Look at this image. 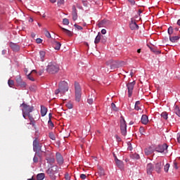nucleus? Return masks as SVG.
<instances>
[{
    "mask_svg": "<svg viewBox=\"0 0 180 180\" xmlns=\"http://www.w3.org/2000/svg\"><path fill=\"white\" fill-rule=\"evenodd\" d=\"M20 108H22V117L25 120L27 119V115H30V113L34 110V107L33 105H27L25 101L20 105Z\"/></svg>",
    "mask_w": 180,
    "mask_h": 180,
    "instance_id": "obj_1",
    "label": "nucleus"
},
{
    "mask_svg": "<svg viewBox=\"0 0 180 180\" xmlns=\"http://www.w3.org/2000/svg\"><path fill=\"white\" fill-rule=\"evenodd\" d=\"M60 70V67L58 64L56 63L55 62H51L49 63L46 71L49 72V74H56V72H58Z\"/></svg>",
    "mask_w": 180,
    "mask_h": 180,
    "instance_id": "obj_2",
    "label": "nucleus"
},
{
    "mask_svg": "<svg viewBox=\"0 0 180 180\" xmlns=\"http://www.w3.org/2000/svg\"><path fill=\"white\" fill-rule=\"evenodd\" d=\"M75 101L79 102L81 101V95H82V90L81 89V86L79 83L75 82Z\"/></svg>",
    "mask_w": 180,
    "mask_h": 180,
    "instance_id": "obj_3",
    "label": "nucleus"
},
{
    "mask_svg": "<svg viewBox=\"0 0 180 180\" xmlns=\"http://www.w3.org/2000/svg\"><path fill=\"white\" fill-rule=\"evenodd\" d=\"M58 167L56 165L51 166L46 171V174L50 176L51 179H56V174H57Z\"/></svg>",
    "mask_w": 180,
    "mask_h": 180,
    "instance_id": "obj_4",
    "label": "nucleus"
},
{
    "mask_svg": "<svg viewBox=\"0 0 180 180\" xmlns=\"http://www.w3.org/2000/svg\"><path fill=\"white\" fill-rule=\"evenodd\" d=\"M120 131L122 136H126V134H127V124L123 117H121L120 119Z\"/></svg>",
    "mask_w": 180,
    "mask_h": 180,
    "instance_id": "obj_5",
    "label": "nucleus"
},
{
    "mask_svg": "<svg viewBox=\"0 0 180 180\" xmlns=\"http://www.w3.org/2000/svg\"><path fill=\"white\" fill-rule=\"evenodd\" d=\"M41 147H43V143L39 142V141H37V139H35L34 141H33V150L35 152V153H37L38 152H43L41 150Z\"/></svg>",
    "mask_w": 180,
    "mask_h": 180,
    "instance_id": "obj_6",
    "label": "nucleus"
},
{
    "mask_svg": "<svg viewBox=\"0 0 180 180\" xmlns=\"http://www.w3.org/2000/svg\"><path fill=\"white\" fill-rule=\"evenodd\" d=\"M15 81L18 86H20L21 89H26V86H27V84L25 82H23L20 75L16 77Z\"/></svg>",
    "mask_w": 180,
    "mask_h": 180,
    "instance_id": "obj_7",
    "label": "nucleus"
},
{
    "mask_svg": "<svg viewBox=\"0 0 180 180\" xmlns=\"http://www.w3.org/2000/svg\"><path fill=\"white\" fill-rule=\"evenodd\" d=\"M59 89L61 91V95H64L65 92L68 91V83L65 81H62L59 83Z\"/></svg>",
    "mask_w": 180,
    "mask_h": 180,
    "instance_id": "obj_8",
    "label": "nucleus"
},
{
    "mask_svg": "<svg viewBox=\"0 0 180 180\" xmlns=\"http://www.w3.org/2000/svg\"><path fill=\"white\" fill-rule=\"evenodd\" d=\"M134 85H136L135 81L129 82L127 84L129 98H131V95H133V89H134Z\"/></svg>",
    "mask_w": 180,
    "mask_h": 180,
    "instance_id": "obj_9",
    "label": "nucleus"
},
{
    "mask_svg": "<svg viewBox=\"0 0 180 180\" xmlns=\"http://www.w3.org/2000/svg\"><path fill=\"white\" fill-rule=\"evenodd\" d=\"M168 145L167 143H164L163 145H159L156 148L157 153H167Z\"/></svg>",
    "mask_w": 180,
    "mask_h": 180,
    "instance_id": "obj_10",
    "label": "nucleus"
},
{
    "mask_svg": "<svg viewBox=\"0 0 180 180\" xmlns=\"http://www.w3.org/2000/svg\"><path fill=\"white\" fill-rule=\"evenodd\" d=\"M56 158L59 165H63V164H64V158H63V155H61V153H56Z\"/></svg>",
    "mask_w": 180,
    "mask_h": 180,
    "instance_id": "obj_11",
    "label": "nucleus"
},
{
    "mask_svg": "<svg viewBox=\"0 0 180 180\" xmlns=\"http://www.w3.org/2000/svg\"><path fill=\"white\" fill-rule=\"evenodd\" d=\"M28 118L30 123L28 124H30L32 126V127H36V121L34 120V117H33V115L32 114H28L27 115V119Z\"/></svg>",
    "mask_w": 180,
    "mask_h": 180,
    "instance_id": "obj_12",
    "label": "nucleus"
},
{
    "mask_svg": "<svg viewBox=\"0 0 180 180\" xmlns=\"http://www.w3.org/2000/svg\"><path fill=\"white\" fill-rule=\"evenodd\" d=\"M114 157L116 165L118 167V168H120V169H123L124 167V165H123V162L117 159V157H116V155H114Z\"/></svg>",
    "mask_w": 180,
    "mask_h": 180,
    "instance_id": "obj_13",
    "label": "nucleus"
},
{
    "mask_svg": "<svg viewBox=\"0 0 180 180\" xmlns=\"http://www.w3.org/2000/svg\"><path fill=\"white\" fill-rule=\"evenodd\" d=\"M154 171V165L152 163H148L146 166V172L148 175H151Z\"/></svg>",
    "mask_w": 180,
    "mask_h": 180,
    "instance_id": "obj_14",
    "label": "nucleus"
},
{
    "mask_svg": "<svg viewBox=\"0 0 180 180\" xmlns=\"http://www.w3.org/2000/svg\"><path fill=\"white\" fill-rule=\"evenodd\" d=\"M10 47L13 49V51H19V50H20V46L13 42L10 43Z\"/></svg>",
    "mask_w": 180,
    "mask_h": 180,
    "instance_id": "obj_15",
    "label": "nucleus"
},
{
    "mask_svg": "<svg viewBox=\"0 0 180 180\" xmlns=\"http://www.w3.org/2000/svg\"><path fill=\"white\" fill-rule=\"evenodd\" d=\"M72 20H77L78 19V13H77V8H75V6H72Z\"/></svg>",
    "mask_w": 180,
    "mask_h": 180,
    "instance_id": "obj_16",
    "label": "nucleus"
},
{
    "mask_svg": "<svg viewBox=\"0 0 180 180\" xmlns=\"http://www.w3.org/2000/svg\"><path fill=\"white\" fill-rule=\"evenodd\" d=\"M129 27L131 30H139V25L134 21H131L130 22Z\"/></svg>",
    "mask_w": 180,
    "mask_h": 180,
    "instance_id": "obj_17",
    "label": "nucleus"
},
{
    "mask_svg": "<svg viewBox=\"0 0 180 180\" xmlns=\"http://www.w3.org/2000/svg\"><path fill=\"white\" fill-rule=\"evenodd\" d=\"M163 165H164L161 162L156 163L155 166V169L156 172L160 174V172H161V168H162Z\"/></svg>",
    "mask_w": 180,
    "mask_h": 180,
    "instance_id": "obj_18",
    "label": "nucleus"
},
{
    "mask_svg": "<svg viewBox=\"0 0 180 180\" xmlns=\"http://www.w3.org/2000/svg\"><path fill=\"white\" fill-rule=\"evenodd\" d=\"M154 153V149H153V147L149 146L145 149V154L146 155H150Z\"/></svg>",
    "mask_w": 180,
    "mask_h": 180,
    "instance_id": "obj_19",
    "label": "nucleus"
},
{
    "mask_svg": "<svg viewBox=\"0 0 180 180\" xmlns=\"http://www.w3.org/2000/svg\"><path fill=\"white\" fill-rule=\"evenodd\" d=\"M142 124H148V117L146 115H143L141 119Z\"/></svg>",
    "mask_w": 180,
    "mask_h": 180,
    "instance_id": "obj_20",
    "label": "nucleus"
},
{
    "mask_svg": "<svg viewBox=\"0 0 180 180\" xmlns=\"http://www.w3.org/2000/svg\"><path fill=\"white\" fill-rule=\"evenodd\" d=\"M47 115V108L44 107V105H41V115L42 117Z\"/></svg>",
    "mask_w": 180,
    "mask_h": 180,
    "instance_id": "obj_21",
    "label": "nucleus"
},
{
    "mask_svg": "<svg viewBox=\"0 0 180 180\" xmlns=\"http://www.w3.org/2000/svg\"><path fill=\"white\" fill-rule=\"evenodd\" d=\"M180 37L179 35L177 36H169V40L170 41H172V43H176V41H178V40H179Z\"/></svg>",
    "mask_w": 180,
    "mask_h": 180,
    "instance_id": "obj_22",
    "label": "nucleus"
},
{
    "mask_svg": "<svg viewBox=\"0 0 180 180\" xmlns=\"http://www.w3.org/2000/svg\"><path fill=\"white\" fill-rule=\"evenodd\" d=\"M135 110H141V103L140 101H136L135 106H134Z\"/></svg>",
    "mask_w": 180,
    "mask_h": 180,
    "instance_id": "obj_23",
    "label": "nucleus"
},
{
    "mask_svg": "<svg viewBox=\"0 0 180 180\" xmlns=\"http://www.w3.org/2000/svg\"><path fill=\"white\" fill-rule=\"evenodd\" d=\"M174 113H176V115L177 116H179V117H180V109H179V106L175 105H174Z\"/></svg>",
    "mask_w": 180,
    "mask_h": 180,
    "instance_id": "obj_24",
    "label": "nucleus"
},
{
    "mask_svg": "<svg viewBox=\"0 0 180 180\" xmlns=\"http://www.w3.org/2000/svg\"><path fill=\"white\" fill-rule=\"evenodd\" d=\"M54 162H56V159L54 158H49L47 159V163L51 165V167L54 165Z\"/></svg>",
    "mask_w": 180,
    "mask_h": 180,
    "instance_id": "obj_25",
    "label": "nucleus"
},
{
    "mask_svg": "<svg viewBox=\"0 0 180 180\" xmlns=\"http://www.w3.org/2000/svg\"><path fill=\"white\" fill-rule=\"evenodd\" d=\"M53 47H54L55 50H60V49L61 47V43H60L58 41H55L53 43Z\"/></svg>",
    "mask_w": 180,
    "mask_h": 180,
    "instance_id": "obj_26",
    "label": "nucleus"
},
{
    "mask_svg": "<svg viewBox=\"0 0 180 180\" xmlns=\"http://www.w3.org/2000/svg\"><path fill=\"white\" fill-rule=\"evenodd\" d=\"M39 57H40L41 61H44V57H46V51H39Z\"/></svg>",
    "mask_w": 180,
    "mask_h": 180,
    "instance_id": "obj_27",
    "label": "nucleus"
},
{
    "mask_svg": "<svg viewBox=\"0 0 180 180\" xmlns=\"http://www.w3.org/2000/svg\"><path fill=\"white\" fill-rule=\"evenodd\" d=\"M44 178H46V174H44V173H39L37 175V180H43Z\"/></svg>",
    "mask_w": 180,
    "mask_h": 180,
    "instance_id": "obj_28",
    "label": "nucleus"
},
{
    "mask_svg": "<svg viewBox=\"0 0 180 180\" xmlns=\"http://www.w3.org/2000/svg\"><path fill=\"white\" fill-rule=\"evenodd\" d=\"M102 37L101 36V32H98V35L96 37V39L94 40L95 44H98L99 41H101Z\"/></svg>",
    "mask_w": 180,
    "mask_h": 180,
    "instance_id": "obj_29",
    "label": "nucleus"
},
{
    "mask_svg": "<svg viewBox=\"0 0 180 180\" xmlns=\"http://www.w3.org/2000/svg\"><path fill=\"white\" fill-rule=\"evenodd\" d=\"M161 117L164 119L165 120H168V112H163L161 113Z\"/></svg>",
    "mask_w": 180,
    "mask_h": 180,
    "instance_id": "obj_30",
    "label": "nucleus"
},
{
    "mask_svg": "<svg viewBox=\"0 0 180 180\" xmlns=\"http://www.w3.org/2000/svg\"><path fill=\"white\" fill-rule=\"evenodd\" d=\"M61 29L62 30H63L64 33H65V34H67L68 36H72V33L71 32V31L63 27H61Z\"/></svg>",
    "mask_w": 180,
    "mask_h": 180,
    "instance_id": "obj_31",
    "label": "nucleus"
},
{
    "mask_svg": "<svg viewBox=\"0 0 180 180\" xmlns=\"http://www.w3.org/2000/svg\"><path fill=\"white\" fill-rule=\"evenodd\" d=\"M111 109L112 110H114V112H117V110H119V108L116 107V105L114 103H111Z\"/></svg>",
    "mask_w": 180,
    "mask_h": 180,
    "instance_id": "obj_32",
    "label": "nucleus"
},
{
    "mask_svg": "<svg viewBox=\"0 0 180 180\" xmlns=\"http://www.w3.org/2000/svg\"><path fill=\"white\" fill-rule=\"evenodd\" d=\"M139 133L141 134V136H144V134L146 133V129H144V127H141L139 128Z\"/></svg>",
    "mask_w": 180,
    "mask_h": 180,
    "instance_id": "obj_33",
    "label": "nucleus"
},
{
    "mask_svg": "<svg viewBox=\"0 0 180 180\" xmlns=\"http://www.w3.org/2000/svg\"><path fill=\"white\" fill-rule=\"evenodd\" d=\"M8 86L11 87V88H13V85H15V82H13V80L12 79H9L8 81Z\"/></svg>",
    "mask_w": 180,
    "mask_h": 180,
    "instance_id": "obj_34",
    "label": "nucleus"
},
{
    "mask_svg": "<svg viewBox=\"0 0 180 180\" xmlns=\"http://www.w3.org/2000/svg\"><path fill=\"white\" fill-rule=\"evenodd\" d=\"M48 126L49 127H54V123H53V121H51V120H49L48 121Z\"/></svg>",
    "mask_w": 180,
    "mask_h": 180,
    "instance_id": "obj_35",
    "label": "nucleus"
},
{
    "mask_svg": "<svg viewBox=\"0 0 180 180\" xmlns=\"http://www.w3.org/2000/svg\"><path fill=\"white\" fill-rule=\"evenodd\" d=\"M167 32H168V34H169V36H171V34H172V33H174V29L172 28V27H169L168 28Z\"/></svg>",
    "mask_w": 180,
    "mask_h": 180,
    "instance_id": "obj_36",
    "label": "nucleus"
},
{
    "mask_svg": "<svg viewBox=\"0 0 180 180\" xmlns=\"http://www.w3.org/2000/svg\"><path fill=\"white\" fill-rule=\"evenodd\" d=\"M169 169V164L167 163V164H166V165H165L164 171H165V172H168Z\"/></svg>",
    "mask_w": 180,
    "mask_h": 180,
    "instance_id": "obj_37",
    "label": "nucleus"
},
{
    "mask_svg": "<svg viewBox=\"0 0 180 180\" xmlns=\"http://www.w3.org/2000/svg\"><path fill=\"white\" fill-rule=\"evenodd\" d=\"M49 139H51V140H56V136H54L53 132L49 133Z\"/></svg>",
    "mask_w": 180,
    "mask_h": 180,
    "instance_id": "obj_38",
    "label": "nucleus"
},
{
    "mask_svg": "<svg viewBox=\"0 0 180 180\" xmlns=\"http://www.w3.org/2000/svg\"><path fill=\"white\" fill-rule=\"evenodd\" d=\"M45 36L46 37H47L48 39H51V34H50V32L49 31H45Z\"/></svg>",
    "mask_w": 180,
    "mask_h": 180,
    "instance_id": "obj_39",
    "label": "nucleus"
},
{
    "mask_svg": "<svg viewBox=\"0 0 180 180\" xmlns=\"http://www.w3.org/2000/svg\"><path fill=\"white\" fill-rule=\"evenodd\" d=\"M63 25H70V20H68V19H67V18H64L63 20Z\"/></svg>",
    "mask_w": 180,
    "mask_h": 180,
    "instance_id": "obj_40",
    "label": "nucleus"
},
{
    "mask_svg": "<svg viewBox=\"0 0 180 180\" xmlns=\"http://www.w3.org/2000/svg\"><path fill=\"white\" fill-rule=\"evenodd\" d=\"M66 106L68 109H72V108H74V106L72 105V104L71 103H68L66 104Z\"/></svg>",
    "mask_w": 180,
    "mask_h": 180,
    "instance_id": "obj_41",
    "label": "nucleus"
},
{
    "mask_svg": "<svg viewBox=\"0 0 180 180\" xmlns=\"http://www.w3.org/2000/svg\"><path fill=\"white\" fill-rule=\"evenodd\" d=\"M33 162H34L35 164H37V162H39V158H37L36 155L34 156Z\"/></svg>",
    "mask_w": 180,
    "mask_h": 180,
    "instance_id": "obj_42",
    "label": "nucleus"
},
{
    "mask_svg": "<svg viewBox=\"0 0 180 180\" xmlns=\"http://www.w3.org/2000/svg\"><path fill=\"white\" fill-rule=\"evenodd\" d=\"M58 6H61V5H64V0H58Z\"/></svg>",
    "mask_w": 180,
    "mask_h": 180,
    "instance_id": "obj_43",
    "label": "nucleus"
},
{
    "mask_svg": "<svg viewBox=\"0 0 180 180\" xmlns=\"http://www.w3.org/2000/svg\"><path fill=\"white\" fill-rule=\"evenodd\" d=\"M59 94H61V89H60V87L55 91V95H58Z\"/></svg>",
    "mask_w": 180,
    "mask_h": 180,
    "instance_id": "obj_44",
    "label": "nucleus"
},
{
    "mask_svg": "<svg viewBox=\"0 0 180 180\" xmlns=\"http://www.w3.org/2000/svg\"><path fill=\"white\" fill-rule=\"evenodd\" d=\"M30 74H31V73H30V74L27 75L28 79H30V81H34V78H33V77H32V75H31Z\"/></svg>",
    "mask_w": 180,
    "mask_h": 180,
    "instance_id": "obj_45",
    "label": "nucleus"
},
{
    "mask_svg": "<svg viewBox=\"0 0 180 180\" xmlns=\"http://www.w3.org/2000/svg\"><path fill=\"white\" fill-rule=\"evenodd\" d=\"M65 180H70L71 177L70 176V174H65Z\"/></svg>",
    "mask_w": 180,
    "mask_h": 180,
    "instance_id": "obj_46",
    "label": "nucleus"
},
{
    "mask_svg": "<svg viewBox=\"0 0 180 180\" xmlns=\"http://www.w3.org/2000/svg\"><path fill=\"white\" fill-rule=\"evenodd\" d=\"M101 43H106V38L104 36H101Z\"/></svg>",
    "mask_w": 180,
    "mask_h": 180,
    "instance_id": "obj_47",
    "label": "nucleus"
},
{
    "mask_svg": "<svg viewBox=\"0 0 180 180\" xmlns=\"http://www.w3.org/2000/svg\"><path fill=\"white\" fill-rule=\"evenodd\" d=\"M87 102H88V103H89V105H92V103H94V99H92V98H89V99L87 100Z\"/></svg>",
    "mask_w": 180,
    "mask_h": 180,
    "instance_id": "obj_48",
    "label": "nucleus"
},
{
    "mask_svg": "<svg viewBox=\"0 0 180 180\" xmlns=\"http://www.w3.org/2000/svg\"><path fill=\"white\" fill-rule=\"evenodd\" d=\"M134 158H135L136 160H140V155L139 154H134Z\"/></svg>",
    "mask_w": 180,
    "mask_h": 180,
    "instance_id": "obj_49",
    "label": "nucleus"
},
{
    "mask_svg": "<svg viewBox=\"0 0 180 180\" xmlns=\"http://www.w3.org/2000/svg\"><path fill=\"white\" fill-rule=\"evenodd\" d=\"M41 41H43V40L40 38H38L36 39V42L38 44H40L41 43Z\"/></svg>",
    "mask_w": 180,
    "mask_h": 180,
    "instance_id": "obj_50",
    "label": "nucleus"
},
{
    "mask_svg": "<svg viewBox=\"0 0 180 180\" xmlns=\"http://www.w3.org/2000/svg\"><path fill=\"white\" fill-rule=\"evenodd\" d=\"M80 178H81V179H86V175L82 174L80 175Z\"/></svg>",
    "mask_w": 180,
    "mask_h": 180,
    "instance_id": "obj_51",
    "label": "nucleus"
},
{
    "mask_svg": "<svg viewBox=\"0 0 180 180\" xmlns=\"http://www.w3.org/2000/svg\"><path fill=\"white\" fill-rule=\"evenodd\" d=\"M130 3L131 5H135L136 4V1L134 0H128Z\"/></svg>",
    "mask_w": 180,
    "mask_h": 180,
    "instance_id": "obj_52",
    "label": "nucleus"
},
{
    "mask_svg": "<svg viewBox=\"0 0 180 180\" xmlns=\"http://www.w3.org/2000/svg\"><path fill=\"white\" fill-rule=\"evenodd\" d=\"M174 167L175 169H178V164L176 163V162H174Z\"/></svg>",
    "mask_w": 180,
    "mask_h": 180,
    "instance_id": "obj_53",
    "label": "nucleus"
},
{
    "mask_svg": "<svg viewBox=\"0 0 180 180\" xmlns=\"http://www.w3.org/2000/svg\"><path fill=\"white\" fill-rule=\"evenodd\" d=\"M177 141L180 143V134H177Z\"/></svg>",
    "mask_w": 180,
    "mask_h": 180,
    "instance_id": "obj_54",
    "label": "nucleus"
},
{
    "mask_svg": "<svg viewBox=\"0 0 180 180\" xmlns=\"http://www.w3.org/2000/svg\"><path fill=\"white\" fill-rule=\"evenodd\" d=\"M101 33H102V34H106V30L103 29V30H101Z\"/></svg>",
    "mask_w": 180,
    "mask_h": 180,
    "instance_id": "obj_55",
    "label": "nucleus"
},
{
    "mask_svg": "<svg viewBox=\"0 0 180 180\" xmlns=\"http://www.w3.org/2000/svg\"><path fill=\"white\" fill-rule=\"evenodd\" d=\"M77 29H78V30H82V26H79V25H77Z\"/></svg>",
    "mask_w": 180,
    "mask_h": 180,
    "instance_id": "obj_56",
    "label": "nucleus"
},
{
    "mask_svg": "<svg viewBox=\"0 0 180 180\" xmlns=\"http://www.w3.org/2000/svg\"><path fill=\"white\" fill-rule=\"evenodd\" d=\"M116 139H117V141H122V139H120V137H119V136H116Z\"/></svg>",
    "mask_w": 180,
    "mask_h": 180,
    "instance_id": "obj_57",
    "label": "nucleus"
},
{
    "mask_svg": "<svg viewBox=\"0 0 180 180\" xmlns=\"http://www.w3.org/2000/svg\"><path fill=\"white\" fill-rule=\"evenodd\" d=\"M2 54H3V56H5V54H6V50L4 49L2 51Z\"/></svg>",
    "mask_w": 180,
    "mask_h": 180,
    "instance_id": "obj_58",
    "label": "nucleus"
},
{
    "mask_svg": "<svg viewBox=\"0 0 180 180\" xmlns=\"http://www.w3.org/2000/svg\"><path fill=\"white\" fill-rule=\"evenodd\" d=\"M51 4H56L57 2V0H49Z\"/></svg>",
    "mask_w": 180,
    "mask_h": 180,
    "instance_id": "obj_59",
    "label": "nucleus"
},
{
    "mask_svg": "<svg viewBox=\"0 0 180 180\" xmlns=\"http://www.w3.org/2000/svg\"><path fill=\"white\" fill-rule=\"evenodd\" d=\"M49 120H51V117H52V114L51 113L49 114Z\"/></svg>",
    "mask_w": 180,
    "mask_h": 180,
    "instance_id": "obj_60",
    "label": "nucleus"
},
{
    "mask_svg": "<svg viewBox=\"0 0 180 180\" xmlns=\"http://www.w3.org/2000/svg\"><path fill=\"white\" fill-rule=\"evenodd\" d=\"M112 60H109L106 63L107 65H109V64H112Z\"/></svg>",
    "mask_w": 180,
    "mask_h": 180,
    "instance_id": "obj_61",
    "label": "nucleus"
},
{
    "mask_svg": "<svg viewBox=\"0 0 180 180\" xmlns=\"http://www.w3.org/2000/svg\"><path fill=\"white\" fill-rule=\"evenodd\" d=\"M31 36H32V37H33V38L36 37V34H35L34 33H32V34H31Z\"/></svg>",
    "mask_w": 180,
    "mask_h": 180,
    "instance_id": "obj_62",
    "label": "nucleus"
},
{
    "mask_svg": "<svg viewBox=\"0 0 180 180\" xmlns=\"http://www.w3.org/2000/svg\"><path fill=\"white\" fill-rule=\"evenodd\" d=\"M137 53H139L140 54V53H141V49H138V50H137Z\"/></svg>",
    "mask_w": 180,
    "mask_h": 180,
    "instance_id": "obj_63",
    "label": "nucleus"
},
{
    "mask_svg": "<svg viewBox=\"0 0 180 180\" xmlns=\"http://www.w3.org/2000/svg\"><path fill=\"white\" fill-rule=\"evenodd\" d=\"M177 25H178L179 26H180V20H178V21H177Z\"/></svg>",
    "mask_w": 180,
    "mask_h": 180,
    "instance_id": "obj_64",
    "label": "nucleus"
}]
</instances>
